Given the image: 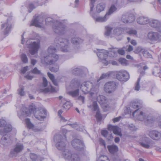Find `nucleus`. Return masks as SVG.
<instances>
[{
  "instance_id": "obj_1",
  "label": "nucleus",
  "mask_w": 161,
  "mask_h": 161,
  "mask_svg": "<svg viewBox=\"0 0 161 161\" xmlns=\"http://www.w3.org/2000/svg\"><path fill=\"white\" fill-rule=\"evenodd\" d=\"M45 21L46 24L48 25L54 23L53 29L56 33L59 35H63L66 33L67 31V27L62 22L56 20L54 22L53 19L49 17L46 18Z\"/></svg>"
},
{
  "instance_id": "obj_2",
  "label": "nucleus",
  "mask_w": 161,
  "mask_h": 161,
  "mask_svg": "<svg viewBox=\"0 0 161 161\" xmlns=\"http://www.w3.org/2000/svg\"><path fill=\"white\" fill-rule=\"evenodd\" d=\"M54 44L58 48H60L64 52L70 51L71 48L69 40L66 38L60 37H56L54 40Z\"/></svg>"
},
{
  "instance_id": "obj_3",
  "label": "nucleus",
  "mask_w": 161,
  "mask_h": 161,
  "mask_svg": "<svg viewBox=\"0 0 161 161\" xmlns=\"http://www.w3.org/2000/svg\"><path fill=\"white\" fill-rule=\"evenodd\" d=\"M57 49L56 48L53 46H51L49 47L48 52L49 54L48 56L45 57L44 58V61L46 64H53L58 60L59 56L58 55L55 54Z\"/></svg>"
},
{
  "instance_id": "obj_4",
  "label": "nucleus",
  "mask_w": 161,
  "mask_h": 161,
  "mask_svg": "<svg viewBox=\"0 0 161 161\" xmlns=\"http://www.w3.org/2000/svg\"><path fill=\"white\" fill-rule=\"evenodd\" d=\"M26 45L31 55L37 53L40 47V40L39 39H30L26 42Z\"/></svg>"
},
{
  "instance_id": "obj_5",
  "label": "nucleus",
  "mask_w": 161,
  "mask_h": 161,
  "mask_svg": "<svg viewBox=\"0 0 161 161\" xmlns=\"http://www.w3.org/2000/svg\"><path fill=\"white\" fill-rule=\"evenodd\" d=\"M36 106L34 104H32L30 106L29 110H27L24 112H23V115L25 116H29L30 114L33 113L36 118L38 120H41L46 118V116L44 115H41V114H44L45 115H47V111L45 109H43L42 111L39 113V115H37L36 114Z\"/></svg>"
},
{
  "instance_id": "obj_6",
  "label": "nucleus",
  "mask_w": 161,
  "mask_h": 161,
  "mask_svg": "<svg viewBox=\"0 0 161 161\" xmlns=\"http://www.w3.org/2000/svg\"><path fill=\"white\" fill-rule=\"evenodd\" d=\"M4 130V131L1 130L0 131V134L3 136L1 139L0 143L4 147H7L10 144L9 135L7 133L11 130L12 128L10 126H7Z\"/></svg>"
},
{
  "instance_id": "obj_7",
  "label": "nucleus",
  "mask_w": 161,
  "mask_h": 161,
  "mask_svg": "<svg viewBox=\"0 0 161 161\" xmlns=\"http://www.w3.org/2000/svg\"><path fill=\"white\" fill-rule=\"evenodd\" d=\"M80 81L77 79H74L71 81L70 87L73 90L68 91L67 93L73 97H76L79 95V89L78 88Z\"/></svg>"
},
{
  "instance_id": "obj_8",
  "label": "nucleus",
  "mask_w": 161,
  "mask_h": 161,
  "mask_svg": "<svg viewBox=\"0 0 161 161\" xmlns=\"http://www.w3.org/2000/svg\"><path fill=\"white\" fill-rule=\"evenodd\" d=\"M90 0L91 3L90 4V14L91 16L93 18L94 20L96 22H106L108 19L109 17L106 13L103 17L98 16L96 14L93 13V9L94 7V4L95 2V0Z\"/></svg>"
},
{
  "instance_id": "obj_9",
  "label": "nucleus",
  "mask_w": 161,
  "mask_h": 161,
  "mask_svg": "<svg viewBox=\"0 0 161 161\" xmlns=\"http://www.w3.org/2000/svg\"><path fill=\"white\" fill-rule=\"evenodd\" d=\"M53 140L56 143V147L58 150H63L65 149L66 137L64 135L56 134L54 136Z\"/></svg>"
},
{
  "instance_id": "obj_10",
  "label": "nucleus",
  "mask_w": 161,
  "mask_h": 161,
  "mask_svg": "<svg viewBox=\"0 0 161 161\" xmlns=\"http://www.w3.org/2000/svg\"><path fill=\"white\" fill-rule=\"evenodd\" d=\"M142 102L139 100L131 102L129 107L130 112L132 113L133 116L136 117L137 119L140 112L138 109L142 107Z\"/></svg>"
},
{
  "instance_id": "obj_11",
  "label": "nucleus",
  "mask_w": 161,
  "mask_h": 161,
  "mask_svg": "<svg viewBox=\"0 0 161 161\" xmlns=\"http://www.w3.org/2000/svg\"><path fill=\"white\" fill-rule=\"evenodd\" d=\"M140 141L141 146L146 148H151L155 146V142L145 135L141 136Z\"/></svg>"
},
{
  "instance_id": "obj_12",
  "label": "nucleus",
  "mask_w": 161,
  "mask_h": 161,
  "mask_svg": "<svg viewBox=\"0 0 161 161\" xmlns=\"http://www.w3.org/2000/svg\"><path fill=\"white\" fill-rule=\"evenodd\" d=\"M137 119L141 121L143 120L146 121L148 124L153 123L155 121V118L152 114H150L146 113L142 111L140 112Z\"/></svg>"
},
{
  "instance_id": "obj_13",
  "label": "nucleus",
  "mask_w": 161,
  "mask_h": 161,
  "mask_svg": "<svg viewBox=\"0 0 161 161\" xmlns=\"http://www.w3.org/2000/svg\"><path fill=\"white\" fill-rule=\"evenodd\" d=\"M96 54L98 57L99 60L105 65H107L108 64V52L105 50H97Z\"/></svg>"
},
{
  "instance_id": "obj_14",
  "label": "nucleus",
  "mask_w": 161,
  "mask_h": 161,
  "mask_svg": "<svg viewBox=\"0 0 161 161\" xmlns=\"http://www.w3.org/2000/svg\"><path fill=\"white\" fill-rule=\"evenodd\" d=\"M117 87V84L115 82H108L104 86V91L107 93H111L116 90Z\"/></svg>"
},
{
  "instance_id": "obj_15",
  "label": "nucleus",
  "mask_w": 161,
  "mask_h": 161,
  "mask_svg": "<svg viewBox=\"0 0 161 161\" xmlns=\"http://www.w3.org/2000/svg\"><path fill=\"white\" fill-rule=\"evenodd\" d=\"M116 78L119 80L125 82L129 78V75L128 72L125 71H120L116 75Z\"/></svg>"
},
{
  "instance_id": "obj_16",
  "label": "nucleus",
  "mask_w": 161,
  "mask_h": 161,
  "mask_svg": "<svg viewBox=\"0 0 161 161\" xmlns=\"http://www.w3.org/2000/svg\"><path fill=\"white\" fill-rule=\"evenodd\" d=\"M44 21V19L41 15L35 16L34 19L30 24L31 26H35L36 27L41 28L42 27V23Z\"/></svg>"
},
{
  "instance_id": "obj_17",
  "label": "nucleus",
  "mask_w": 161,
  "mask_h": 161,
  "mask_svg": "<svg viewBox=\"0 0 161 161\" xmlns=\"http://www.w3.org/2000/svg\"><path fill=\"white\" fill-rule=\"evenodd\" d=\"M88 107L93 109L94 111H97L96 116L97 120H100L102 119V116L99 110L98 107L96 102H93L92 105H88Z\"/></svg>"
},
{
  "instance_id": "obj_18",
  "label": "nucleus",
  "mask_w": 161,
  "mask_h": 161,
  "mask_svg": "<svg viewBox=\"0 0 161 161\" xmlns=\"http://www.w3.org/2000/svg\"><path fill=\"white\" fill-rule=\"evenodd\" d=\"M92 86V82H84L81 85L80 89L85 94H86L90 92Z\"/></svg>"
},
{
  "instance_id": "obj_19",
  "label": "nucleus",
  "mask_w": 161,
  "mask_h": 161,
  "mask_svg": "<svg viewBox=\"0 0 161 161\" xmlns=\"http://www.w3.org/2000/svg\"><path fill=\"white\" fill-rule=\"evenodd\" d=\"M148 135L151 139L155 141H158L161 138V133L155 130H150Z\"/></svg>"
},
{
  "instance_id": "obj_20",
  "label": "nucleus",
  "mask_w": 161,
  "mask_h": 161,
  "mask_svg": "<svg viewBox=\"0 0 161 161\" xmlns=\"http://www.w3.org/2000/svg\"><path fill=\"white\" fill-rule=\"evenodd\" d=\"M71 143L73 147L77 150H80L83 148V144L79 139H75L71 141Z\"/></svg>"
},
{
  "instance_id": "obj_21",
  "label": "nucleus",
  "mask_w": 161,
  "mask_h": 161,
  "mask_svg": "<svg viewBox=\"0 0 161 161\" xmlns=\"http://www.w3.org/2000/svg\"><path fill=\"white\" fill-rule=\"evenodd\" d=\"M24 148L22 144L17 145L14 148L11 150L10 154V156L12 157L16 156L17 153L20 152Z\"/></svg>"
},
{
  "instance_id": "obj_22",
  "label": "nucleus",
  "mask_w": 161,
  "mask_h": 161,
  "mask_svg": "<svg viewBox=\"0 0 161 161\" xmlns=\"http://www.w3.org/2000/svg\"><path fill=\"white\" fill-rule=\"evenodd\" d=\"M12 27L11 22L8 21V19L7 22L4 23L1 25V29L3 30L4 35H6L10 31Z\"/></svg>"
},
{
  "instance_id": "obj_23",
  "label": "nucleus",
  "mask_w": 161,
  "mask_h": 161,
  "mask_svg": "<svg viewBox=\"0 0 161 161\" xmlns=\"http://www.w3.org/2000/svg\"><path fill=\"white\" fill-rule=\"evenodd\" d=\"M108 129L109 131H113L114 134L119 136H120L121 134L120 129L117 126L109 125L108 126Z\"/></svg>"
},
{
  "instance_id": "obj_24",
  "label": "nucleus",
  "mask_w": 161,
  "mask_h": 161,
  "mask_svg": "<svg viewBox=\"0 0 161 161\" xmlns=\"http://www.w3.org/2000/svg\"><path fill=\"white\" fill-rule=\"evenodd\" d=\"M137 23L141 25H145L148 23L149 20L147 17L144 16H140L136 19Z\"/></svg>"
},
{
  "instance_id": "obj_25",
  "label": "nucleus",
  "mask_w": 161,
  "mask_h": 161,
  "mask_svg": "<svg viewBox=\"0 0 161 161\" xmlns=\"http://www.w3.org/2000/svg\"><path fill=\"white\" fill-rule=\"evenodd\" d=\"M83 41V39L77 36H74L71 39V41L72 44L76 46L82 44Z\"/></svg>"
},
{
  "instance_id": "obj_26",
  "label": "nucleus",
  "mask_w": 161,
  "mask_h": 161,
  "mask_svg": "<svg viewBox=\"0 0 161 161\" xmlns=\"http://www.w3.org/2000/svg\"><path fill=\"white\" fill-rule=\"evenodd\" d=\"M125 31V28L118 27L115 29L113 31L114 34L115 36H119L124 33Z\"/></svg>"
},
{
  "instance_id": "obj_27",
  "label": "nucleus",
  "mask_w": 161,
  "mask_h": 161,
  "mask_svg": "<svg viewBox=\"0 0 161 161\" xmlns=\"http://www.w3.org/2000/svg\"><path fill=\"white\" fill-rule=\"evenodd\" d=\"M150 25L152 27L156 28H159L161 26V23L158 20L154 19L149 21Z\"/></svg>"
},
{
  "instance_id": "obj_28",
  "label": "nucleus",
  "mask_w": 161,
  "mask_h": 161,
  "mask_svg": "<svg viewBox=\"0 0 161 161\" xmlns=\"http://www.w3.org/2000/svg\"><path fill=\"white\" fill-rule=\"evenodd\" d=\"M117 10V8L116 5L114 4H112L108 9V11L106 13L109 17L111 15L116 12Z\"/></svg>"
},
{
  "instance_id": "obj_29",
  "label": "nucleus",
  "mask_w": 161,
  "mask_h": 161,
  "mask_svg": "<svg viewBox=\"0 0 161 161\" xmlns=\"http://www.w3.org/2000/svg\"><path fill=\"white\" fill-rule=\"evenodd\" d=\"M101 133L103 136L106 137L109 142L111 141L113 138L112 134L109 133L108 131L106 130H102Z\"/></svg>"
},
{
  "instance_id": "obj_30",
  "label": "nucleus",
  "mask_w": 161,
  "mask_h": 161,
  "mask_svg": "<svg viewBox=\"0 0 161 161\" xmlns=\"http://www.w3.org/2000/svg\"><path fill=\"white\" fill-rule=\"evenodd\" d=\"M72 155L71 152L68 149H64V151L63 152V155L65 159H70Z\"/></svg>"
},
{
  "instance_id": "obj_31",
  "label": "nucleus",
  "mask_w": 161,
  "mask_h": 161,
  "mask_svg": "<svg viewBox=\"0 0 161 161\" xmlns=\"http://www.w3.org/2000/svg\"><path fill=\"white\" fill-rule=\"evenodd\" d=\"M157 32H150L148 34L147 36L148 39L151 41H156Z\"/></svg>"
},
{
  "instance_id": "obj_32",
  "label": "nucleus",
  "mask_w": 161,
  "mask_h": 161,
  "mask_svg": "<svg viewBox=\"0 0 161 161\" xmlns=\"http://www.w3.org/2000/svg\"><path fill=\"white\" fill-rule=\"evenodd\" d=\"M125 32L126 33L130 35L136 36L137 35L136 30L131 28H125Z\"/></svg>"
},
{
  "instance_id": "obj_33",
  "label": "nucleus",
  "mask_w": 161,
  "mask_h": 161,
  "mask_svg": "<svg viewBox=\"0 0 161 161\" xmlns=\"http://www.w3.org/2000/svg\"><path fill=\"white\" fill-rule=\"evenodd\" d=\"M107 148L109 152L112 154H114L118 151V147L115 145L108 146Z\"/></svg>"
},
{
  "instance_id": "obj_34",
  "label": "nucleus",
  "mask_w": 161,
  "mask_h": 161,
  "mask_svg": "<svg viewBox=\"0 0 161 161\" xmlns=\"http://www.w3.org/2000/svg\"><path fill=\"white\" fill-rule=\"evenodd\" d=\"M69 125L71 126L73 128H75L76 130L83 131L84 129V127L82 125H78L77 124H69Z\"/></svg>"
},
{
  "instance_id": "obj_35",
  "label": "nucleus",
  "mask_w": 161,
  "mask_h": 161,
  "mask_svg": "<svg viewBox=\"0 0 161 161\" xmlns=\"http://www.w3.org/2000/svg\"><path fill=\"white\" fill-rule=\"evenodd\" d=\"M82 72V69L80 68H73L72 69L71 72L72 74L77 75H79Z\"/></svg>"
},
{
  "instance_id": "obj_36",
  "label": "nucleus",
  "mask_w": 161,
  "mask_h": 161,
  "mask_svg": "<svg viewBox=\"0 0 161 161\" xmlns=\"http://www.w3.org/2000/svg\"><path fill=\"white\" fill-rule=\"evenodd\" d=\"M98 85H93L92 87V89L90 92V94L92 96L95 94H97L98 91Z\"/></svg>"
},
{
  "instance_id": "obj_37",
  "label": "nucleus",
  "mask_w": 161,
  "mask_h": 161,
  "mask_svg": "<svg viewBox=\"0 0 161 161\" xmlns=\"http://www.w3.org/2000/svg\"><path fill=\"white\" fill-rule=\"evenodd\" d=\"M105 5L103 3H100L97 4L96 7V10L97 12L100 13L104 9Z\"/></svg>"
},
{
  "instance_id": "obj_38",
  "label": "nucleus",
  "mask_w": 161,
  "mask_h": 161,
  "mask_svg": "<svg viewBox=\"0 0 161 161\" xmlns=\"http://www.w3.org/2000/svg\"><path fill=\"white\" fill-rule=\"evenodd\" d=\"M97 100L99 103L102 104L105 103L106 102L105 97L103 95H99L97 97Z\"/></svg>"
},
{
  "instance_id": "obj_39",
  "label": "nucleus",
  "mask_w": 161,
  "mask_h": 161,
  "mask_svg": "<svg viewBox=\"0 0 161 161\" xmlns=\"http://www.w3.org/2000/svg\"><path fill=\"white\" fill-rule=\"evenodd\" d=\"M20 58L23 63L26 64L28 63V58L26 54L24 53L22 54L20 56Z\"/></svg>"
},
{
  "instance_id": "obj_40",
  "label": "nucleus",
  "mask_w": 161,
  "mask_h": 161,
  "mask_svg": "<svg viewBox=\"0 0 161 161\" xmlns=\"http://www.w3.org/2000/svg\"><path fill=\"white\" fill-rule=\"evenodd\" d=\"M47 75L50 79L52 81L53 83L55 86H57V83L55 79L54 76L52 74L48 72Z\"/></svg>"
},
{
  "instance_id": "obj_41",
  "label": "nucleus",
  "mask_w": 161,
  "mask_h": 161,
  "mask_svg": "<svg viewBox=\"0 0 161 161\" xmlns=\"http://www.w3.org/2000/svg\"><path fill=\"white\" fill-rule=\"evenodd\" d=\"M30 157L32 161H36L39 158V157L36 154L33 153L30 154Z\"/></svg>"
},
{
  "instance_id": "obj_42",
  "label": "nucleus",
  "mask_w": 161,
  "mask_h": 161,
  "mask_svg": "<svg viewBox=\"0 0 161 161\" xmlns=\"http://www.w3.org/2000/svg\"><path fill=\"white\" fill-rule=\"evenodd\" d=\"M71 161H80V159L78 155L76 154H72L71 157Z\"/></svg>"
},
{
  "instance_id": "obj_43",
  "label": "nucleus",
  "mask_w": 161,
  "mask_h": 161,
  "mask_svg": "<svg viewBox=\"0 0 161 161\" xmlns=\"http://www.w3.org/2000/svg\"><path fill=\"white\" fill-rule=\"evenodd\" d=\"M71 103L69 101H67L63 105V108L66 110L69 109L71 108Z\"/></svg>"
},
{
  "instance_id": "obj_44",
  "label": "nucleus",
  "mask_w": 161,
  "mask_h": 161,
  "mask_svg": "<svg viewBox=\"0 0 161 161\" xmlns=\"http://www.w3.org/2000/svg\"><path fill=\"white\" fill-rule=\"evenodd\" d=\"M105 35L107 36H108L110 35L112 28L109 26H106L105 27Z\"/></svg>"
},
{
  "instance_id": "obj_45",
  "label": "nucleus",
  "mask_w": 161,
  "mask_h": 161,
  "mask_svg": "<svg viewBox=\"0 0 161 161\" xmlns=\"http://www.w3.org/2000/svg\"><path fill=\"white\" fill-rule=\"evenodd\" d=\"M111 57H116L118 55V53L117 51L114 50H111L108 52V54Z\"/></svg>"
},
{
  "instance_id": "obj_46",
  "label": "nucleus",
  "mask_w": 161,
  "mask_h": 161,
  "mask_svg": "<svg viewBox=\"0 0 161 161\" xmlns=\"http://www.w3.org/2000/svg\"><path fill=\"white\" fill-rule=\"evenodd\" d=\"M59 67L58 65H53V66L50 67L49 69L52 72H55L58 71Z\"/></svg>"
},
{
  "instance_id": "obj_47",
  "label": "nucleus",
  "mask_w": 161,
  "mask_h": 161,
  "mask_svg": "<svg viewBox=\"0 0 161 161\" xmlns=\"http://www.w3.org/2000/svg\"><path fill=\"white\" fill-rule=\"evenodd\" d=\"M128 23H131L133 22L135 19V17L134 15L132 14H130L127 16Z\"/></svg>"
},
{
  "instance_id": "obj_48",
  "label": "nucleus",
  "mask_w": 161,
  "mask_h": 161,
  "mask_svg": "<svg viewBox=\"0 0 161 161\" xmlns=\"http://www.w3.org/2000/svg\"><path fill=\"white\" fill-rule=\"evenodd\" d=\"M142 54L143 55V56L146 58H151L152 56L151 55L149 52L145 49L143 51Z\"/></svg>"
},
{
  "instance_id": "obj_49",
  "label": "nucleus",
  "mask_w": 161,
  "mask_h": 161,
  "mask_svg": "<svg viewBox=\"0 0 161 161\" xmlns=\"http://www.w3.org/2000/svg\"><path fill=\"white\" fill-rule=\"evenodd\" d=\"M141 78L139 77L137 82L135 84V90L137 91H138L140 89V81Z\"/></svg>"
},
{
  "instance_id": "obj_50",
  "label": "nucleus",
  "mask_w": 161,
  "mask_h": 161,
  "mask_svg": "<svg viewBox=\"0 0 161 161\" xmlns=\"http://www.w3.org/2000/svg\"><path fill=\"white\" fill-rule=\"evenodd\" d=\"M25 121L28 128L31 129L34 126L31 122L29 119L27 118L26 119H25Z\"/></svg>"
},
{
  "instance_id": "obj_51",
  "label": "nucleus",
  "mask_w": 161,
  "mask_h": 161,
  "mask_svg": "<svg viewBox=\"0 0 161 161\" xmlns=\"http://www.w3.org/2000/svg\"><path fill=\"white\" fill-rule=\"evenodd\" d=\"M24 89V87L22 86L18 90V94L21 96H24L25 94Z\"/></svg>"
},
{
  "instance_id": "obj_52",
  "label": "nucleus",
  "mask_w": 161,
  "mask_h": 161,
  "mask_svg": "<svg viewBox=\"0 0 161 161\" xmlns=\"http://www.w3.org/2000/svg\"><path fill=\"white\" fill-rule=\"evenodd\" d=\"M156 41H161V31L157 32Z\"/></svg>"
},
{
  "instance_id": "obj_53",
  "label": "nucleus",
  "mask_w": 161,
  "mask_h": 161,
  "mask_svg": "<svg viewBox=\"0 0 161 161\" xmlns=\"http://www.w3.org/2000/svg\"><path fill=\"white\" fill-rule=\"evenodd\" d=\"M119 61L122 64L125 65L127 64V60L124 58H120L119 59Z\"/></svg>"
},
{
  "instance_id": "obj_54",
  "label": "nucleus",
  "mask_w": 161,
  "mask_h": 161,
  "mask_svg": "<svg viewBox=\"0 0 161 161\" xmlns=\"http://www.w3.org/2000/svg\"><path fill=\"white\" fill-rule=\"evenodd\" d=\"M28 8V12L29 13H30L35 8V7L34 6L33 3H31L29 4Z\"/></svg>"
},
{
  "instance_id": "obj_55",
  "label": "nucleus",
  "mask_w": 161,
  "mask_h": 161,
  "mask_svg": "<svg viewBox=\"0 0 161 161\" xmlns=\"http://www.w3.org/2000/svg\"><path fill=\"white\" fill-rule=\"evenodd\" d=\"M33 73L36 74H41L40 70L38 69L36 67L32 71Z\"/></svg>"
},
{
  "instance_id": "obj_56",
  "label": "nucleus",
  "mask_w": 161,
  "mask_h": 161,
  "mask_svg": "<svg viewBox=\"0 0 161 161\" xmlns=\"http://www.w3.org/2000/svg\"><path fill=\"white\" fill-rule=\"evenodd\" d=\"M127 16L125 15H123L122 17L121 20L125 23H128Z\"/></svg>"
},
{
  "instance_id": "obj_57",
  "label": "nucleus",
  "mask_w": 161,
  "mask_h": 161,
  "mask_svg": "<svg viewBox=\"0 0 161 161\" xmlns=\"http://www.w3.org/2000/svg\"><path fill=\"white\" fill-rule=\"evenodd\" d=\"M144 49L140 47H138L137 48L136 50L135 51V52L136 53H142Z\"/></svg>"
},
{
  "instance_id": "obj_58",
  "label": "nucleus",
  "mask_w": 161,
  "mask_h": 161,
  "mask_svg": "<svg viewBox=\"0 0 161 161\" xmlns=\"http://www.w3.org/2000/svg\"><path fill=\"white\" fill-rule=\"evenodd\" d=\"M43 85L44 87H46L47 86L48 82L47 79L44 77H43Z\"/></svg>"
},
{
  "instance_id": "obj_59",
  "label": "nucleus",
  "mask_w": 161,
  "mask_h": 161,
  "mask_svg": "<svg viewBox=\"0 0 161 161\" xmlns=\"http://www.w3.org/2000/svg\"><path fill=\"white\" fill-rule=\"evenodd\" d=\"M85 97L83 96L80 95L78 98V99L80 102L82 104L84 103Z\"/></svg>"
},
{
  "instance_id": "obj_60",
  "label": "nucleus",
  "mask_w": 161,
  "mask_h": 161,
  "mask_svg": "<svg viewBox=\"0 0 161 161\" xmlns=\"http://www.w3.org/2000/svg\"><path fill=\"white\" fill-rule=\"evenodd\" d=\"M129 128L130 130L131 131H135L136 130V128L135 126L133 124L130 125Z\"/></svg>"
},
{
  "instance_id": "obj_61",
  "label": "nucleus",
  "mask_w": 161,
  "mask_h": 161,
  "mask_svg": "<svg viewBox=\"0 0 161 161\" xmlns=\"http://www.w3.org/2000/svg\"><path fill=\"white\" fill-rule=\"evenodd\" d=\"M107 74H103L100 77V78L97 80V82H98L101 79L106 78L108 76Z\"/></svg>"
},
{
  "instance_id": "obj_62",
  "label": "nucleus",
  "mask_w": 161,
  "mask_h": 161,
  "mask_svg": "<svg viewBox=\"0 0 161 161\" xmlns=\"http://www.w3.org/2000/svg\"><path fill=\"white\" fill-rule=\"evenodd\" d=\"M28 66H26L23 68L21 70V72L23 74H24L28 70Z\"/></svg>"
},
{
  "instance_id": "obj_63",
  "label": "nucleus",
  "mask_w": 161,
  "mask_h": 161,
  "mask_svg": "<svg viewBox=\"0 0 161 161\" xmlns=\"http://www.w3.org/2000/svg\"><path fill=\"white\" fill-rule=\"evenodd\" d=\"M117 53L121 55H123L125 54V51L122 49H120L118 50Z\"/></svg>"
},
{
  "instance_id": "obj_64",
  "label": "nucleus",
  "mask_w": 161,
  "mask_h": 161,
  "mask_svg": "<svg viewBox=\"0 0 161 161\" xmlns=\"http://www.w3.org/2000/svg\"><path fill=\"white\" fill-rule=\"evenodd\" d=\"M102 157L103 158V159H101L100 161H109L108 158L106 156H103L101 157V158Z\"/></svg>"
}]
</instances>
